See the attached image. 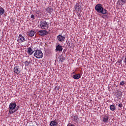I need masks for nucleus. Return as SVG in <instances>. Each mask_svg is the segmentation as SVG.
<instances>
[{
  "mask_svg": "<svg viewBox=\"0 0 126 126\" xmlns=\"http://www.w3.org/2000/svg\"><path fill=\"white\" fill-rule=\"evenodd\" d=\"M99 15H100V16H101V14H100Z\"/></svg>",
  "mask_w": 126,
  "mask_h": 126,
  "instance_id": "nucleus-31",
  "label": "nucleus"
},
{
  "mask_svg": "<svg viewBox=\"0 0 126 126\" xmlns=\"http://www.w3.org/2000/svg\"><path fill=\"white\" fill-rule=\"evenodd\" d=\"M59 59L60 62H61V63H63L64 60H65V58L63 55H61L59 57Z\"/></svg>",
  "mask_w": 126,
  "mask_h": 126,
  "instance_id": "nucleus-19",
  "label": "nucleus"
},
{
  "mask_svg": "<svg viewBox=\"0 0 126 126\" xmlns=\"http://www.w3.org/2000/svg\"><path fill=\"white\" fill-rule=\"evenodd\" d=\"M109 121V116L105 115L104 117L102 118V122L104 123H108Z\"/></svg>",
  "mask_w": 126,
  "mask_h": 126,
  "instance_id": "nucleus-15",
  "label": "nucleus"
},
{
  "mask_svg": "<svg viewBox=\"0 0 126 126\" xmlns=\"http://www.w3.org/2000/svg\"><path fill=\"white\" fill-rule=\"evenodd\" d=\"M40 26L41 29L47 30V29H48V23L45 21H41L40 22Z\"/></svg>",
  "mask_w": 126,
  "mask_h": 126,
  "instance_id": "nucleus-4",
  "label": "nucleus"
},
{
  "mask_svg": "<svg viewBox=\"0 0 126 126\" xmlns=\"http://www.w3.org/2000/svg\"><path fill=\"white\" fill-rule=\"evenodd\" d=\"M30 63V62L26 61L25 62V64L26 66H29V64Z\"/></svg>",
  "mask_w": 126,
  "mask_h": 126,
  "instance_id": "nucleus-23",
  "label": "nucleus"
},
{
  "mask_svg": "<svg viewBox=\"0 0 126 126\" xmlns=\"http://www.w3.org/2000/svg\"><path fill=\"white\" fill-rule=\"evenodd\" d=\"M34 57H35L36 59H42L44 54H43V52L40 50H36L34 51V53L33 54Z\"/></svg>",
  "mask_w": 126,
  "mask_h": 126,
  "instance_id": "nucleus-3",
  "label": "nucleus"
},
{
  "mask_svg": "<svg viewBox=\"0 0 126 126\" xmlns=\"http://www.w3.org/2000/svg\"><path fill=\"white\" fill-rule=\"evenodd\" d=\"M57 39L59 42H63L65 39V36H63L62 34H59L57 36Z\"/></svg>",
  "mask_w": 126,
  "mask_h": 126,
  "instance_id": "nucleus-8",
  "label": "nucleus"
},
{
  "mask_svg": "<svg viewBox=\"0 0 126 126\" xmlns=\"http://www.w3.org/2000/svg\"><path fill=\"white\" fill-rule=\"evenodd\" d=\"M110 109L111 111H115L116 110V106H115L114 105H111L110 106Z\"/></svg>",
  "mask_w": 126,
  "mask_h": 126,
  "instance_id": "nucleus-20",
  "label": "nucleus"
},
{
  "mask_svg": "<svg viewBox=\"0 0 126 126\" xmlns=\"http://www.w3.org/2000/svg\"><path fill=\"white\" fill-rule=\"evenodd\" d=\"M36 14H38V15H41V11H40V10H36Z\"/></svg>",
  "mask_w": 126,
  "mask_h": 126,
  "instance_id": "nucleus-25",
  "label": "nucleus"
},
{
  "mask_svg": "<svg viewBox=\"0 0 126 126\" xmlns=\"http://www.w3.org/2000/svg\"><path fill=\"white\" fill-rule=\"evenodd\" d=\"M74 8L76 11H80V10H81V6L79 5V2H76Z\"/></svg>",
  "mask_w": 126,
  "mask_h": 126,
  "instance_id": "nucleus-9",
  "label": "nucleus"
},
{
  "mask_svg": "<svg viewBox=\"0 0 126 126\" xmlns=\"http://www.w3.org/2000/svg\"><path fill=\"white\" fill-rule=\"evenodd\" d=\"M81 77V75H80V74H78L74 75L73 78H74V79H79Z\"/></svg>",
  "mask_w": 126,
  "mask_h": 126,
  "instance_id": "nucleus-17",
  "label": "nucleus"
},
{
  "mask_svg": "<svg viewBox=\"0 0 126 126\" xmlns=\"http://www.w3.org/2000/svg\"><path fill=\"white\" fill-rule=\"evenodd\" d=\"M63 46L61 45V44H58V45H56L55 49V51L56 52H59V53H62V52H63Z\"/></svg>",
  "mask_w": 126,
  "mask_h": 126,
  "instance_id": "nucleus-7",
  "label": "nucleus"
},
{
  "mask_svg": "<svg viewBox=\"0 0 126 126\" xmlns=\"http://www.w3.org/2000/svg\"><path fill=\"white\" fill-rule=\"evenodd\" d=\"M31 17L32 19H35V16H34V15H33V14L31 16Z\"/></svg>",
  "mask_w": 126,
  "mask_h": 126,
  "instance_id": "nucleus-27",
  "label": "nucleus"
},
{
  "mask_svg": "<svg viewBox=\"0 0 126 126\" xmlns=\"http://www.w3.org/2000/svg\"><path fill=\"white\" fill-rule=\"evenodd\" d=\"M126 2H125V1H123V0H118L117 1V4L119 5V6H123L124 4H126Z\"/></svg>",
  "mask_w": 126,
  "mask_h": 126,
  "instance_id": "nucleus-14",
  "label": "nucleus"
},
{
  "mask_svg": "<svg viewBox=\"0 0 126 126\" xmlns=\"http://www.w3.org/2000/svg\"><path fill=\"white\" fill-rule=\"evenodd\" d=\"M35 35V31L31 30L30 32H27V35L29 37H33Z\"/></svg>",
  "mask_w": 126,
  "mask_h": 126,
  "instance_id": "nucleus-11",
  "label": "nucleus"
},
{
  "mask_svg": "<svg viewBox=\"0 0 126 126\" xmlns=\"http://www.w3.org/2000/svg\"><path fill=\"white\" fill-rule=\"evenodd\" d=\"M4 9L0 6V15H3L4 14Z\"/></svg>",
  "mask_w": 126,
  "mask_h": 126,
  "instance_id": "nucleus-18",
  "label": "nucleus"
},
{
  "mask_svg": "<svg viewBox=\"0 0 126 126\" xmlns=\"http://www.w3.org/2000/svg\"><path fill=\"white\" fill-rule=\"evenodd\" d=\"M122 95H123V94H122V92L121 91L117 92L116 96L118 99H121L122 98Z\"/></svg>",
  "mask_w": 126,
  "mask_h": 126,
  "instance_id": "nucleus-16",
  "label": "nucleus"
},
{
  "mask_svg": "<svg viewBox=\"0 0 126 126\" xmlns=\"http://www.w3.org/2000/svg\"><path fill=\"white\" fill-rule=\"evenodd\" d=\"M72 119L73 121L75 123H78V121H79V118H78V116L75 114L73 115Z\"/></svg>",
  "mask_w": 126,
  "mask_h": 126,
  "instance_id": "nucleus-12",
  "label": "nucleus"
},
{
  "mask_svg": "<svg viewBox=\"0 0 126 126\" xmlns=\"http://www.w3.org/2000/svg\"><path fill=\"white\" fill-rule=\"evenodd\" d=\"M123 60H124V57L122 58Z\"/></svg>",
  "mask_w": 126,
  "mask_h": 126,
  "instance_id": "nucleus-30",
  "label": "nucleus"
},
{
  "mask_svg": "<svg viewBox=\"0 0 126 126\" xmlns=\"http://www.w3.org/2000/svg\"><path fill=\"white\" fill-rule=\"evenodd\" d=\"M28 51L27 53L28 54L30 55L31 56L32 55H33L34 52H35V51H33V50L32 49V48H31V47H29L27 48Z\"/></svg>",
  "mask_w": 126,
  "mask_h": 126,
  "instance_id": "nucleus-13",
  "label": "nucleus"
},
{
  "mask_svg": "<svg viewBox=\"0 0 126 126\" xmlns=\"http://www.w3.org/2000/svg\"><path fill=\"white\" fill-rule=\"evenodd\" d=\"M95 9L97 12H98V13H101L102 14H107V12H108V11L104 7H103V6L100 4H97L95 6Z\"/></svg>",
  "mask_w": 126,
  "mask_h": 126,
  "instance_id": "nucleus-1",
  "label": "nucleus"
},
{
  "mask_svg": "<svg viewBox=\"0 0 126 126\" xmlns=\"http://www.w3.org/2000/svg\"><path fill=\"white\" fill-rule=\"evenodd\" d=\"M26 41V39H25V37L22 36V34L19 35L17 39V42H18V43L21 44V43H24V42H25Z\"/></svg>",
  "mask_w": 126,
  "mask_h": 126,
  "instance_id": "nucleus-5",
  "label": "nucleus"
},
{
  "mask_svg": "<svg viewBox=\"0 0 126 126\" xmlns=\"http://www.w3.org/2000/svg\"><path fill=\"white\" fill-rule=\"evenodd\" d=\"M14 72L16 73V74H19L21 72V70L19 67V66H15L14 68Z\"/></svg>",
  "mask_w": 126,
  "mask_h": 126,
  "instance_id": "nucleus-6",
  "label": "nucleus"
},
{
  "mask_svg": "<svg viewBox=\"0 0 126 126\" xmlns=\"http://www.w3.org/2000/svg\"><path fill=\"white\" fill-rule=\"evenodd\" d=\"M118 107H119V108H123V103H120L119 105H118Z\"/></svg>",
  "mask_w": 126,
  "mask_h": 126,
  "instance_id": "nucleus-26",
  "label": "nucleus"
},
{
  "mask_svg": "<svg viewBox=\"0 0 126 126\" xmlns=\"http://www.w3.org/2000/svg\"><path fill=\"white\" fill-rule=\"evenodd\" d=\"M38 34L40 35V36H45L48 34V32L46 31H39L38 32Z\"/></svg>",
  "mask_w": 126,
  "mask_h": 126,
  "instance_id": "nucleus-10",
  "label": "nucleus"
},
{
  "mask_svg": "<svg viewBox=\"0 0 126 126\" xmlns=\"http://www.w3.org/2000/svg\"><path fill=\"white\" fill-rule=\"evenodd\" d=\"M9 113L10 114H13L14 112H16L18 109H19V106L16 105V103L12 102L10 103L9 105Z\"/></svg>",
  "mask_w": 126,
  "mask_h": 126,
  "instance_id": "nucleus-2",
  "label": "nucleus"
},
{
  "mask_svg": "<svg viewBox=\"0 0 126 126\" xmlns=\"http://www.w3.org/2000/svg\"><path fill=\"white\" fill-rule=\"evenodd\" d=\"M119 63H120V64H122V60H120V61H119Z\"/></svg>",
  "mask_w": 126,
  "mask_h": 126,
  "instance_id": "nucleus-28",
  "label": "nucleus"
},
{
  "mask_svg": "<svg viewBox=\"0 0 126 126\" xmlns=\"http://www.w3.org/2000/svg\"><path fill=\"white\" fill-rule=\"evenodd\" d=\"M126 83H125V81H122L120 83V85H121V86H123Z\"/></svg>",
  "mask_w": 126,
  "mask_h": 126,
  "instance_id": "nucleus-24",
  "label": "nucleus"
},
{
  "mask_svg": "<svg viewBox=\"0 0 126 126\" xmlns=\"http://www.w3.org/2000/svg\"><path fill=\"white\" fill-rule=\"evenodd\" d=\"M46 11L48 13H51L53 11V8H51V7H48L46 8Z\"/></svg>",
  "mask_w": 126,
  "mask_h": 126,
  "instance_id": "nucleus-22",
  "label": "nucleus"
},
{
  "mask_svg": "<svg viewBox=\"0 0 126 126\" xmlns=\"http://www.w3.org/2000/svg\"><path fill=\"white\" fill-rule=\"evenodd\" d=\"M51 126H57V122L55 121H52L50 122Z\"/></svg>",
  "mask_w": 126,
  "mask_h": 126,
  "instance_id": "nucleus-21",
  "label": "nucleus"
},
{
  "mask_svg": "<svg viewBox=\"0 0 126 126\" xmlns=\"http://www.w3.org/2000/svg\"><path fill=\"white\" fill-rule=\"evenodd\" d=\"M123 1H125V2H126V0H122Z\"/></svg>",
  "mask_w": 126,
  "mask_h": 126,
  "instance_id": "nucleus-29",
  "label": "nucleus"
}]
</instances>
